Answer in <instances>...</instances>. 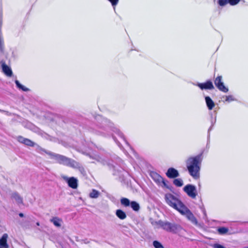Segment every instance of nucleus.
Returning a JSON list of instances; mask_svg holds the SVG:
<instances>
[{"label":"nucleus","instance_id":"f257e3e1","mask_svg":"<svg viewBox=\"0 0 248 248\" xmlns=\"http://www.w3.org/2000/svg\"><path fill=\"white\" fill-rule=\"evenodd\" d=\"M202 159L199 156L189 157L186 161V167L190 174L195 179L200 177Z\"/></svg>","mask_w":248,"mask_h":248},{"label":"nucleus","instance_id":"f03ea898","mask_svg":"<svg viewBox=\"0 0 248 248\" xmlns=\"http://www.w3.org/2000/svg\"><path fill=\"white\" fill-rule=\"evenodd\" d=\"M165 200L169 206L174 208L178 212L185 205L177 197L170 193H167L165 195Z\"/></svg>","mask_w":248,"mask_h":248},{"label":"nucleus","instance_id":"7ed1b4c3","mask_svg":"<svg viewBox=\"0 0 248 248\" xmlns=\"http://www.w3.org/2000/svg\"><path fill=\"white\" fill-rule=\"evenodd\" d=\"M155 223L157 227H160L168 232H177L182 229L179 225L166 221L159 220L156 222Z\"/></svg>","mask_w":248,"mask_h":248},{"label":"nucleus","instance_id":"20e7f679","mask_svg":"<svg viewBox=\"0 0 248 248\" xmlns=\"http://www.w3.org/2000/svg\"><path fill=\"white\" fill-rule=\"evenodd\" d=\"M52 155L53 158L59 163L72 167H76L78 166L77 162L64 156L57 154H54Z\"/></svg>","mask_w":248,"mask_h":248},{"label":"nucleus","instance_id":"39448f33","mask_svg":"<svg viewBox=\"0 0 248 248\" xmlns=\"http://www.w3.org/2000/svg\"><path fill=\"white\" fill-rule=\"evenodd\" d=\"M179 212L182 215L185 216L187 219H188L191 223L196 225H198V221L196 218L185 205H184Z\"/></svg>","mask_w":248,"mask_h":248},{"label":"nucleus","instance_id":"423d86ee","mask_svg":"<svg viewBox=\"0 0 248 248\" xmlns=\"http://www.w3.org/2000/svg\"><path fill=\"white\" fill-rule=\"evenodd\" d=\"M214 83L217 89L223 93H227L229 91L228 87L225 85V84L223 81L222 76H217L215 78Z\"/></svg>","mask_w":248,"mask_h":248},{"label":"nucleus","instance_id":"0eeeda50","mask_svg":"<svg viewBox=\"0 0 248 248\" xmlns=\"http://www.w3.org/2000/svg\"><path fill=\"white\" fill-rule=\"evenodd\" d=\"M183 189L189 197L193 199L196 198L197 193L196 188L194 186L190 184L187 185L184 187Z\"/></svg>","mask_w":248,"mask_h":248},{"label":"nucleus","instance_id":"6e6552de","mask_svg":"<svg viewBox=\"0 0 248 248\" xmlns=\"http://www.w3.org/2000/svg\"><path fill=\"white\" fill-rule=\"evenodd\" d=\"M151 177L159 185L162 187L169 188L166 183L164 181L163 178L158 174L155 172H152L150 174Z\"/></svg>","mask_w":248,"mask_h":248},{"label":"nucleus","instance_id":"1a4fd4ad","mask_svg":"<svg viewBox=\"0 0 248 248\" xmlns=\"http://www.w3.org/2000/svg\"><path fill=\"white\" fill-rule=\"evenodd\" d=\"M125 206L130 207L134 211L138 212L140 209V204L135 201H130L125 198Z\"/></svg>","mask_w":248,"mask_h":248},{"label":"nucleus","instance_id":"9d476101","mask_svg":"<svg viewBox=\"0 0 248 248\" xmlns=\"http://www.w3.org/2000/svg\"><path fill=\"white\" fill-rule=\"evenodd\" d=\"M9 235L7 233H3L0 237V248H9L8 243Z\"/></svg>","mask_w":248,"mask_h":248},{"label":"nucleus","instance_id":"9b49d317","mask_svg":"<svg viewBox=\"0 0 248 248\" xmlns=\"http://www.w3.org/2000/svg\"><path fill=\"white\" fill-rule=\"evenodd\" d=\"M63 179L68 183L69 186L76 189L78 187V180L74 177L68 178L67 177H63Z\"/></svg>","mask_w":248,"mask_h":248},{"label":"nucleus","instance_id":"f8f14e48","mask_svg":"<svg viewBox=\"0 0 248 248\" xmlns=\"http://www.w3.org/2000/svg\"><path fill=\"white\" fill-rule=\"evenodd\" d=\"M240 0H218L217 3L220 6H224L227 3L232 6H234L239 3Z\"/></svg>","mask_w":248,"mask_h":248},{"label":"nucleus","instance_id":"ddd939ff","mask_svg":"<svg viewBox=\"0 0 248 248\" xmlns=\"http://www.w3.org/2000/svg\"><path fill=\"white\" fill-rule=\"evenodd\" d=\"M179 174L178 171L173 168H169L166 172V175L170 178L176 177Z\"/></svg>","mask_w":248,"mask_h":248},{"label":"nucleus","instance_id":"4468645a","mask_svg":"<svg viewBox=\"0 0 248 248\" xmlns=\"http://www.w3.org/2000/svg\"><path fill=\"white\" fill-rule=\"evenodd\" d=\"M198 87H199L202 90L203 89H213L214 88V85L212 82L210 81H207L205 83H199L198 84Z\"/></svg>","mask_w":248,"mask_h":248},{"label":"nucleus","instance_id":"2eb2a0df","mask_svg":"<svg viewBox=\"0 0 248 248\" xmlns=\"http://www.w3.org/2000/svg\"><path fill=\"white\" fill-rule=\"evenodd\" d=\"M2 72L8 77H11L13 75V72L11 68L5 63H2L1 64Z\"/></svg>","mask_w":248,"mask_h":248},{"label":"nucleus","instance_id":"dca6fc26","mask_svg":"<svg viewBox=\"0 0 248 248\" xmlns=\"http://www.w3.org/2000/svg\"><path fill=\"white\" fill-rule=\"evenodd\" d=\"M12 200L18 204L23 203V198L17 193H14L12 195Z\"/></svg>","mask_w":248,"mask_h":248},{"label":"nucleus","instance_id":"f3484780","mask_svg":"<svg viewBox=\"0 0 248 248\" xmlns=\"http://www.w3.org/2000/svg\"><path fill=\"white\" fill-rule=\"evenodd\" d=\"M205 101L209 109L211 110L215 107V105L213 101L209 96L205 97Z\"/></svg>","mask_w":248,"mask_h":248},{"label":"nucleus","instance_id":"a211bd4d","mask_svg":"<svg viewBox=\"0 0 248 248\" xmlns=\"http://www.w3.org/2000/svg\"><path fill=\"white\" fill-rule=\"evenodd\" d=\"M18 141L21 143H23L27 145L33 146V143L30 140L25 139L23 137H20L18 138Z\"/></svg>","mask_w":248,"mask_h":248},{"label":"nucleus","instance_id":"6ab92c4d","mask_svg":"<svg viewBox=\"0 0 248 248\" xmlns=\"http://www.w3.org/2000/svg\"><path fill=\"white\" fill-rule=\"evenodd\" d=\"M100 195V193L99 191L93 189L89 193V197L92 199H97L99 197Z\"/></svg>","mask_w":248,"mask_h":248},{"label":"nucleus","instance_id":"aec40b11","mask_svg":"<svg viewBox=\"0 0 248 248\" xmlns=\"http://www.w3.org/2000/svg\"><path fill=\"white\" fill-rule=\"evenodd\" d=\"M222 98L224 99L223 101L225 102L231 103L236 101V98L232 95L223 96Z\"/></svg>","mask_w":248,"mask_h":248},{"label":"nucleus","instance_id":"412c9836","mask_svg":"<svg viewBox=\"0 0 248 248\" xmlns=\"http://www.w3.org/2000/svg\"><path fill=\"white\" fill-rule=\"evenodd\" d=\"M51 222H52L55 226L58 227H61L62 222V219L58 217L52 218Z\"/></svg>","mask_w":248,"mask_h":248},{"label":"nucleus","instance_id":"4be33fe9","mask_svg":"<svg viewBox=\"0 0 248 248\" xmlns=\"http://www.w3.org/2000/svg\"><path fill=\"white\" fill-rule=\"evenodd\" d=\"M15 83L16 84V85L17 86V87L19 89V90H21L23 91H24V92H27L29 90V89L26 87L25 86H24V85H22L19 82V81L16 80L15 81Z\"/></svg>","mask_w":248,"mask_h":248},{"label":"nucleus","instance_id":"5701e85b","mask_svg":"<svg viewBox=\"0 0 248 248\" xmlns=\"http://www.w3.org/2000/svg\"><path fill=\"white\" fill-rule=\"evenodd\" d=\"M173 183L176 186L179 187L182 186L184 184L183 180L180 178L174 179Z\"/></svg>","mask_w":248,"mask_h":248},{"label":"nucleus","instance_id":"b1692460","mask_svg":"<svg viewBox=\"0 0 248 248\" xmlns=\"http://www.w3.org/2000/svg\"><path fill=\"white\" fill-rule=\"evenodd\" d=\"M116 216L120 219H124V212L121 210H117L116 212Z\"/></svg>","mask_w":248,"mask_h":248},{"label":"nucleus","instance_id":"393cba45","mask_svg":"<svg viewBox=\"0 0 248 248\" xmlns=\"http://www.w3.org/2000/svg\"><path fill=\"white\" fill-rule=\"evenodd\" d=\"M220 234H225L228 232V230L225 227L219 228L217 230Z\"/></svg>","mask_w":248,"mask_h":248},{"label":"nucleus","instance_id":"a878e982","mask_svg":"<svg viewBox=\"0 0 248 248\" xmlns=\"http://www.w3.org/2000/svg\"><path fill=\"white\" fill-rule=\"evenodd\" d=\"M153 245L155 248H164L163 245L158 241H155Z\"/></svg>","mask_w":248,"mask_h":248},{"label":"nucleus","instance_id":"bb28decb","mask_svg":"<svg viewBox=\"0 0 248 248\" xmlns=\"http://www.w3.org/2000/svg\"><path fill=\"white\" fill-rule=\"evenodd\" d=\"M114 7L118 3L119 0H108Z\"/></svg>","mask_w":248,"mask_h":248},{"label":"nucleus","instance_id":"cd10ccee","mask_svg":"<svg viewBox=\"0 0 248 248\" xmlns=\"http://www.w3.org/2000/svg\"><path fill=\"white\" fill-rule=\"evenodd\" d=\"M212 246L214 248H225L224 246L219 244H215Z\"/></svg>","mask_w":248,"mask_h":248},{"label":"nucleus","instance_id":"c85d7f7f","mask_svg":"<svg viewBox=\"0 0 248 248\" xmlns=\"http://www.w3.org/2000/svg\"><path fill=\"white\" fill-rule=\"evenodd\" d=\"M121 202L122 204H124V199H122Z\"/></svg>","mask_w":248,"mask_h":248},{"label":"nucleus","instance_id":"c756f323","mask_svg":"<svg viewBox=\"0 0 248 248\" xmlns=\"http://www.w3.org/2000/svg\"><path fill=\"white\" fill-rule=\"evenodd\" d=\"M19 216H20V217H22L23 216V214H22V213H20V214H19Z\"/></svg>","mask_w":248,"mask_h":248},{"label":"nucleus","instance_id":"7c9ffc66","mask_svg":"<svg viewBox=\"0 0 248 248\" xmlns=\"http://www.w3.org/2000/svg\"><path fill=\"white\" fill-rule=\"evenodd\" d=\"M37 225L38 226H39V223L38 222H37Z\"/></svg>","mask_w":248,"mask_h":248}]
</instances>
